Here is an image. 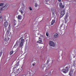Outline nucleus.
<instances>
[{
    "label": "nucleus",
    "mask_w": 76,
    "mask_h": 76,
    "mask_svg": "<svg viewBox=\"0 0 76 76\" xmlns=\"http://www.w3.org/2000/svg\"><path fill=\"white\" fill-rule=\"evenodd\" d=\"M51 72H48L45 75V76H50L51 75Z\"/></svg>",
    "instance_id": "10"
},
{
    "label": "nucleus",
    "mask_w": 76,
    "mask_h": 76,
    "mask_svg": "<svg viewBox=\"0 0 76 76\" xmlns=\"http://www.w3.org/2000/svg\"><path fill=\"white\" fill-rule=\"evenodd\" d=\"M35 64H33L32 65H33V66H35Z\"/></svg>",
    "instance_id": "41"
},
{
    "label": "nucleus",
    "mask_w": 76,
    "mask_h": 76,
    "mask_svg": "<svg viewBox=\"0 0 76 76\" xmlns=\"http://www.w3.org/2000/svg\"><path fill=\"white\" fill-rule=\"evenodd\" d=\"M58 37V34H55L54 35V37L55 38H57Z\"/></svg>",
    "instance_id": "12"
},
{
    "label": "nucleus",
    "mask_w": 76,
    "mask_h": 76,
    "mask_svg": "<svg viewBox=\"0 0 76 76\" xmlns=\"http://www.w3.org/2000/svg\"><path fill=\"white\" fill-rule=\"evenodd\" d=\"M65 22V23H67V21L66 20V21Z\"/></svg>",
    "instance_id": "44"
},
{
    "label": "nucleus",
    "mask_w": 76,
    "mask_h": 76,
    "mask_svg": "<svg viewBox=\"0 0 76 76\" xmlns=\"http://www.w3.org/2000/svg\"><path fill=\"white\" fill-rule=\"evenodd\" d=\"M10 32V30H8L7 32V34H9V32Z\"/></svg>",
    "instance_id": "23"
},
{
    "label": "nucleus",
    "mask_w": 76,
    "mask_h": 76,
    "mask_svg": "<svg viewBox=\"0 0 76 76\" xmlns=\"http://www.w3.org/2000/svg\"><path fill=\"white\" fill-rule=\"evenodd\" d=\"M49 45L50 46H51V47H54L55 46V43L54 42L50 41L49 42Z\"/></svg>",
    "instance_id": "1"
},
{
    "label": "nucleus",
    "mask_w": 76,
    "mask_h": 76,
    "mask_svg": "<svg viewBox=\"0 0 76 76\" xmlns=\"http://www.w3.org/2000/svg\"><path fill=\"white\" fill-rule=\"evenodd\" d=\"M22 76H25V75H22Z\"/></svg>",
    "instance_id": "48"
},
{
    "label": "nucleus",
    "mask_w": 76,
    "mask_h": 76,
    "mask_svg": "<svg viewBox=\"0 0 76 76\" xmlns=\"http://www.w3.org/2000/svg\"><path fill=\"white\" fill-rule=\"evenodd\" d=\"M46 35V36H47V37H48V33H47V32Z\"/></svg>",
    "instance_id": "30"
},
{
    "label": "nucleus",
    "mask_w": 76,
    "mask_h": 76,
    "mask_svg": "<svg viewBox=\"0 0 76 76\" xmlns=\"http://www.w3.org/2000/svg\"><path fill=\"white\" fill-rule=\"evenodd\" d=\"M18 45V42L17 41L16 42V43L14 45V47H15V48H16V47H17Z\"/></svg>",
    "instance_id": "13"
},
{
    "label": "nucleus",
    "mask_w": 76,
    "mask_h": 76,
    "mask_svg": "<svg viewBox=\"0 0 76 76\" xmlns=\"http://www.w3.org/2000/svg\"><path fill=\"white\" fill-rule=\"evenodd\" d=\"M71 73H72L69 72V75H70V76H71V75H71Z\"/></svg>",
    "instance_id": "37"
},
{
    "label": "nucleus",
    "mask_w": 76,
    "mask_h": 76,
    "mask_svg": "<svg viewBox=\"0 0 76 76\" xmlns=\"http://www.w3.org/2000/svg\"><path fill=\"white\" fill-rule=\"evenodd\" d=\"M73 66L74 67V69H75L76 68V67L75 66V64H73Z\"/></svg>",
    "instance_id": "27"
},
{
    "label": "nucleus",
    "mask_w": 76,
    "mask_h": 76,
    "mask_svg": "<svg viewBox=\"0 0 76 76\" xmlns=\"http://www.w3.org/2000/svg\"><path fill=\"white\" fill-rule=\"evenodd\" d=\"M13 70H19V68L18 67H16L15 66H14L13 68Z\"/></svg>",
    "instance_id": "4"
},
{
    "label": "nucleus",
    "mask_w": 76,
    "mask_h": 76,
    "mask_svg": "<svg viewBox=\"0 0 76 76\" xmlns=\"http://www.w3.org/2000/svg\"><path fill=\"white\" fill-rule=\"evenodd\" d=\"M67 15H66L65 17V18H64L65 20H66V19H67Z\"/></svg>",
    "instance_id": "20"
},
{
    "label": "nucleus",
    "mask_w": 76,
    "mask_h": 76,
    "mask_svg": "<svg viewBox=\"0 0 76 76\" xmlns=\"http://www.w3.org/2000/svg\"><path fill=\"white\" fill-rule=\"evenodd\" d=\"M10 25L9 24V26L8 28V29H10Z\"/></svg>",
    "instance_id": "35"
},
{
    "label": "nucleus",
    "mask_w": 76,
    "mask_h": 76,
    "mask_svg": "<svg viewBox=\"0 0 76 76\" xmlns=\"http://www.w3.org/2000/svg\"><path fill=\"white\" fill-rule=\"evenodd\" d=\"M49 61H50V60H47V64H48V63L49 62Z\"/></svg>",
    "instance_id": "32"
},
{
    "label": "nucleus",
    "mask_w": 76,
    "mask_h": 76,
    "mask_svg": "<svg viewBox=\"0 0 76 76\" xmlns=\"http://www.w3.org/2000/svg\"><path fill=\"white\" fill-rule=\"evenodd\" d=\"M21 42L22 43H24V39H21Z\"/></svg>",
    "instance_id": "19"
},
{
    "label": "nucleus",
    "mask_w": 76,
    "mask_h": 76,
    "mask_svg": "<svg viewBox=\"0 0 76 76\" xmlns=\"http://www.w3.org/2000/svg\"><path fill=\"white\" fill-rule=\"evenodd\" d=\"M41 44H42V43H41Z\"/></svg>",
    "instance_id": "52"
},
{
    "label": "nucleus",
    "mask_w": 76,
    "mask_h": 76,
    "mask_svg": "<svg viewBox=\"0 0 76 76\" xmlns=\"http://www.w3.org/2000/svg\"><path fill=\"white\" fill-rule=\"evenodd\" d=\"M73 73V71L72 70V69H71L70 70V73Z\"/></svg>",
    "instance_id": "31"
},
{
    "label": "nucleus",
    "mask_w": 76,
    "mask_h": 76,
    "mask_svg": "<svg viewBox=\"0 0 76 76\" xmlns=\"http://www.w3.org/2000/svg\"><path fill=\"white\" fill-rule=\"evenodd\" d=\"M19 62H18L16 64V65H15V66H16V67H18V66H19Z\"/></svg>",
    "instance_id": "18"
},
{
    "label": "nucleus",
    "mask_w": 76,
    "mask_h": 76,
    "mask_svg": "<svg viewBox=\"0 0 76 76\" xmlns=\"http://www.w3.org/2000/svg\"><path fill=\"white\" fill-rule=\"evenodd\" d=\"M15 6V5H12V6Z\"/></svg>",
    "instance_id": "50"
},
{
    "label": "nucleus",
    "mask_w": 76,
    "mask_h": 76,
    "mask_svg": "<svg viewBox=\"0 0 76 76\" xmlns=\"http://www.w3.org/2000/svg\"><path fill=\"white\" fill-rule=\"evenodd\" d=\"M55 20H53L52 21V22L51 23V24L52 25H53V24L55 22Z\"/></svg>",
    "instance_id": "17"
},
{
    "label": "nucleus",
    "mask_w": 76,
    "mask_h": 76,
    "mask_svg": "<svg viewBox=\"0 0 76 76\" xmlns=\"http://www.w3.org/2000/svg\"><path fill=\"white\" fill-rule=\"evenodd\" d=\"M38 5L37 4V3H36L35 4V7H38Z\"/></svg>",
    "instance_id": "24"
},
{
    "label": "nucleus",
    "mask_w": 76,
    "mask_h": 76,
    "mask_svg": "<svg viewBox=\"0 0 76 76\" xmlns=\"http://www.w3.org/2000/svg\"><path fill=\"white\" fill-rule=\"evenodd\" d=\"M41 37H43V36L42 35H41L40 36Z\"/></svg>",
    "instance_id": "46"
},
{
    "label": "nucleus",
    "mask_w": 76,
    "mask_h": 76,
    "mask_svg": "<svg viewBox=\"0 0 76 76\" xmlns=\"http://www.w3.org/2000/svg\"><path fill=\"white\" fill-rule=\"evenodd\" d=\"M2 53H3V52H0V57H1V55L2 54Z\"/></svg>",
    "instance_id": "28"
},
{
    "label": "nucleus",
    "mask_w": 76,
    "mask_h": 76,
    "mask_svg": "<svg viewBox=\"0 0 76 76\" xmlns=\"http://www.w3.org/2000/svg\"><path fill=\"white\" fill-rule=\"evenodd\" d=\"M8 25V23L7 21H6L4 23V26L5 28H6Z\"/></svg>",
    "instance_id": "7"
},
{
    "label": "nucleus",
    "mask_w": 76,
    "mask_h": 76,
    "mask_svg": "<svg viewBox=\"0 0 76 76\" xmlns=\"http://www.w3.org/2000/svg\"><path fill=\"white\" fill-rule=\"evenodd\" d=\"M38 34V35H39V33H38V34Z\"/></svg>",
    "instance_id": "49"
},
{
    "label": "nucleus",
    "mask_w": 76,
    "mask_h": 76,
    "mask_svg": "<svg viewBox=\"0 0 76 76\" xmlns=\"http://www.w3.org/2000/svg\"><path fill=\"white\" fill-rule=\"evenodd\" d=\"M20 12H21V13H22V14H23V11H22V10H20Z\"/></svg>",
    "instance_id": "29"
},
{
    "label": "nucleus",
    "mask_w": 76,
    "mask_h": 76,
    "mask_svg": "<svg viewBox=\"0 0 76 76\" xmlns=\"http://www.w3.org/2000/svg\"><path fill=\"white\" fill-rule=\"evenodd\" d=\"M39 39H41V38L40 37H39Z\"/></svg>",
    "instance_id": "42"
},
{
    "label": "nucleus",
    "mask_w": 76,
    "mask_h": 76,
    "mask_svg": "<svg viewBox=\"0 0 76 76\" xmlns=\"http://www.w3.org/2000/svg\"><path fill=\"white\" fill-rule=\"evenodd\" d=\"M4 41H6V38H5L4 39Z\"/></svg>",
    "instance_id": "38"
},
{
    "label": "nucleus",
    "mask_w": 76,
    "mask_h": 76,
    "mask_svg": "<svg viewBox=\"0 0 76 76\" xmlns=\"http://www.w3.org/2000/svg\"><path fill=\"white\" fill-rule=\"evenodd\" d=\"M28 9H30V10H32V8H31V7H29Z\"/></svg>",
    "instance_id": "26"
},
{
    "label": "nucleus",
    "mask_w": 76,
    "mask_h": 76,
    "mask_svg": "<svg viewBox=\"0 0 76 76\" xmlns=\"http://www.w3.org/2000/svg\"><path fill=\"white\" fill-rule=\"evenodd\" d=\"M7 7V5L5 4V6L4 7H2L1 8V11H2V10H4V9H5V8Z\"/></svg>",
    "instance_id": "6"
},
{
    "label": "nucleus",
    "mask_w": 76,
    "mask_h": 76,
    "mask_svg": "<svg viewBox=\"0 0 76 76\" xmlns=\"http://www.w3.org/2000/svg\"><path fill=\"white\" fill-rule=\"evenodd\" d=\"M23 44H24V43H22L20 42V47H23Z\"/></svg>",
    "instance_id": "16"
},
{
    "label": "nucleus",
    "mask_w": 76,
    "mask_h": 76,
    "mask_svg": "<svg viewBox=\"0 0 76 76\" xmlns=\"http://www.w3.org/2000/svg\"><path fill=\"white\" fill-rule=\"evenodd\" d=\"M50 0H45V1L46 2V3H47L48 1H50Z\"/></svg>",
    "instance_id": "34"
},
{
    "label": "nucleus",
    "mask_w": 76,
    "mask_h": 76,
    "mask_svg": "<svg viewBox=\"0 0 76 76\" xmlns=\"http://www.w3.org/2000/svg\"><path fill=\"white\" fill-rule=\"evenodd\" d=\"M58 1L59 2H61V0H58Z\"/></svg>",
    "instance_id": "40"
},
{
    "label": "nucleus",
    "mask_w": 76,
    "mask_h": 76,
    "mask_svg": "<svg viewBox=\"0 0 76 76\" xmlns=\"http://www.w3.org/2000/svg\"><path fill=\"white\" fill-rule=\"evenodd\" d=\"M19 48V47H18V48Z\"/></svg>",
    "instance_id": "51"
},
{
    "label": "nucleus",
    "mask_w": 76,
    "mask_h": 76,
    "mask_svg": "<svg viewBox=\"0 0 76 76\" xmlns=\"http://www.w3.org/2000/svg\"><path fill=\"white\" fill-rule=\"evenodd\" d=\"M14 26H15V25L16 24V23H15V22H16V20H14Z\"/></svg>",
    "instance_id": "25"
},
{
    "label": "nucleus",
    "mask_w": 76,
    "mask_h": 76,
    "mask_svg": "<svg viewBox=\"0 0 76 76\" xmlns=\"http://www.w3.org/2000/svg\"><path fill=\"white\" fill-rule=\"evenodd\" d=\"M52 11L53 14H53H54V13H55V12H56L55 9H54V8L52 9Z\"/></svg>",
    "instance_id": "11"
},
{
    "label": "nucleus",
    "mask_w": 76,
    "mask_h": 76,
    "mask_svg": "<svg viewBox=\"0 0 76 76\" xmlns=\"http://www.w3.org/2000/svg\"><path fill=\"white\" fill-rule=\"evenodd\" d=\"M69 67H68V66H67L66 67V69H67V70H66V69H62V72H63V73H67V72H68V68Z\"/></svg>",
    "instance_id": "2"
},
{
    "label": "nucleus",
    "mask_w": 76,
    "mask_h": 76,
    "mask_svg": "<svg viewBox=\"0 0 76 76\" xmlns=\"http://www.w3.org/2000/svg\"><path fill=\"white\" fill-rule=\"evenodd\" d=\"M59 7L60 8H64V6L62 5V3L60 2L59 4Z\"/></svg>",
    "instance_id": "8"
},
{
    "label": "nucleus",
    "mask_w": 76,
    "mask_h": 76,
    "mask_svg": "<svg viewBox=\"0 0 76 76\" xmlns=\"http://www.w3.org/2000/svg\"><path fill=\"white\" fill-rule=\"evenodd\" d=\"M7 39H8V41H9V39H10V38H9V37H8Z\"/></svg>",
    "instance_id": "39"
},
{
    "label": "nucleus",
    "mask_w": 76,
    "mask_h": 76,
    "mask_svg": "<svg viewBox=\"0 0 76 76\" xmlns=\"http://www.w3.org/2000/svg\"><path fill=\"white\" fill-rule=\"evenodd\" d=\"M62 26H63V23L62 24V25L60 26V29H61V27H62Z\"/></svg>",
    "instance_id": "33"
},
{
    "label": "nucleus",
    "mask_w": 76,
    "mask_h": 76,
    "mask_svg": "<svg viewBox=\"0 0 76 76\" xmlns=\"http://www.w3.org/2000/svg\"><path fill=\"white\" fill-rule=\"evenodd\" d=\"M23 8H24V9H25V5H23Z\"/></svg>",
    "instance_id": "43"
},
{
    "label": "nucleus",
    "mask_w": 76,
    "mask_h": 76,
    "mask_svg": "<svg viewBox=\"0 0 76 76\" xmlns=\"http://www.w3.org/2000/svg\"><path fill=\"white\" fill-rule=\"evenodd\" d=\"M13 53V51H11L10 53V55H11V54H12Z\"/></svg>",
    "instance_id": "22"
},
{
    "label": "nucleus",
    "mask_w": 76,
    "mask_h": 76,
    "mask_svg": "<svg viewBox=\"0 0 76 76\" xmlns=\"http://www.w3.org/2000/svg\"><path fill=\"white\" fill-rule=\"evenodd\" d=\"M75 64V61H74V64Z\"/></svg>",
    "instance_id": "47"
},
{
    "label": "nucleus",
    "mask_w": 76,
    "mask_h": 76,
    "mask_svg": "<svg viewBox=\"0 0 76 76\" xmlns=\"http://www.w3.org/2000/svg\"><path fill=\"white\" fill-rule=\"evenodd\" d=\"M20 72L19 71V70H14L13 73L15 74H16V73H19Z\"/></svg>",
    "instance_id": "9"
},
{
    "label": "nucleus",
    "mask_w": 76,
    "mask_h": 76,
    "mask_svg": "<svg viewBox=\"0 0 76 76\" xmlns=\"http://www.w3.org/2000/svg\"><path fill=\"white\" fill-rule=\"evenodd\" d=\"M45 66V64L44 65L43 67L42 68V70H45V71H46V70H47V69H48L49 68L48 67H47Z\"/></svg>",
    "instance_id": "3"
},
{
    "label": "nucleus",
    "mask_w": 76,
    "mask_h": 76,
    "mask_svg": "<svg viewBox=\"0 0 76 76\" xmlns=\"http://www.w3.org/2000/svg\"><path fill=\"white\" fill-rule=\"evenodd\" d=\"M21 38H22V37L20 39L19 41H20V40H21Z\"/></svg>",
    "instance_id": "45"
},
{
    "label": "nucleus",
    "mask_w": 76,
    "mask_h": 76,
    "mask_svg": "<svg viewBox=\"0 0 76 76\" xmlns=\"http://www.w3.org/2000/svg\"><path fill=\"white\" fill-rule=\"evenodd\" d=\"M6 4H4V3H1L0 4V6H4Z\"/></svg>",
    "instance_id": "14"
},
{
    "label": "nucleus",
    "mask_w": 76,
    "mask_h": 76,
    "mask_svg": "<svg viewBox=\"0 0 76 76\" xmlns=\"http://www.w3.org/2000/svg\"><path fill=\"white\" fill-rule=\"evenodd\" d=\"M3 18V17L1 16H0V19H1Z\"/></svg>",
    "instance_id": "36"
},
{
    "label": "nucleus",
    "mask_w": 76,
    "mask_h": 76,
    "mask_svg": "<svg viewBox=\"0 0 76 76\" xmlns=\"http://www.w3.org/2000/svg\"><path fill=\"white\" fill-rule=\"evenodd\" d=\"M65 14V12L64 11H62L61 12V14L60 15L61 18H62L64 15Z\"/></svg>",
    "instance_id": "5"
},
{
    "label": "nucleus",
    "mask_w": 76,
    "mask_h": 76,
    "mask_svg": "<svg viewBox=\"0 0 76 76\" xmlns=\"http://www.w3.org/2000/svg\"><path fill=\"white\" fill-rule=\"evenodd\" d=\"M18 19L20 20V19H22V16L20 15H18Z\"/></svg>",
    "instance_id": "15"
},
{
    "label": "nucleus",
    "mask_w": 76,
    "mask_h": 76,
    "mask_svg": "<svg viewBox=\"0 0 76 76\" xmlns=\"http://www.w3.org/2000/svg\"><path fill=\"white\" fill-rule=\"evenodd\" d=\"M42 42V41L41 40L37 42V43H39V44H40V43H41V42Z\"/></svg>",
    "instance_id": "21"
}]
</instances>
